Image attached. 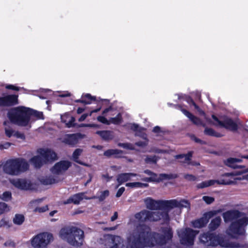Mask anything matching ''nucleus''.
I'll return each mask as SVG.
<instances>
[{"label": "nucleus", "mask_w": 248, "mask_h": 248, "mask_svg": "<svg viewBox=\"0 0 248 248\" xmlns=\"http://www.w3.org/2000/svg\"><path fill=\"white\" fill-rule=\"evenodd\" d=\"M173 232L170 228H161V233L151 232L146 225L137 227L129 238L130 248H144L153 247L155 245H163L171 240Z\"/></svg>", "instance_id": "1"}, {"label": "nucleus", "mask_w": 248, "mask_h": 248, "mask_svg": "<svg viewBox=\"0 0 248 248\" xmlns=\"http://www.w3.org/2000/svg\"><path fill=\"white\" fill-rule=\"evenodd\" d=\"M146 208L151 210H164L170 211L174 209V215H180L183 208H186L187 211L190 209V204L187 200H181L178 201L175 199L170 200L155 201L151 198L144 200Z\"/></svg>", "instance_id": "2"}, {"label": "nucleus", "mask_w": 248, "mask_h": 248, "mask_svg": "<svg viewBox=\"0 0 248 248\" xmlns=\"http://www.w3.org/2000/svg\"><path fill=\"white\" fill-rule=\"evenodd\" d=\"M222 216L225 222L233 221L227 230L229 234L244 233V227L248 224V217H245L243 213L236 210H229L223 213Z\"/></svg>", "instance_id": "3"}, {"label": "nucleus", "mask_w": 248, "mask_h": 248, "mask_svg": "<svg viewBox=\"0 0 248 248\" xmlns=\"http://www.w3.org/2000/svg\"><path fill=\"white\" fill-rule=\"evenodd\" d=\"M31 115L44 119L43 112L35 109H10L7 113L10 122L20 126L28 124Z\"/></svg>", "instance_id": "4"}, {"label": "nucleus", "mask_w": 248, "mask_h": 248, "mask_svg": "<svg viewBox=\"0 0 248 248\" xmlns=\"http://www.w3.org/2000/svg\"><path fill=\"white\" fill-rule=\"evenodd\" d=\"M175 96L177 99L174 100L176 104L174 106L179 108H200L202 103L201 93L197 92L191 93L190 95L183 93H176Z\"/></svg>", "instance_id": "5"}, {"label": "nucleus", "mask_w": 248, "mask_h": 248, "mask_svg": "<svg viewBox=\"0 0 248 248\" xmlns=\"http://www.w3.org/2000/svg\"><path fill=\"white\" fill-rule=\"evenodd\" d=\"M200 242L205 246L215 247L220 245L223 248H243V245H241L236 242H230L225 240L222 237L214 233L207 232L200 235Z\"/></svg>", "instance_id": "6"}, {"label": "nucleus", "mask_w": 248, "mask_h": 248, "mask_svg": "<svg viewBox=\"0 0 248 248\" xmlns=\"http://www.w3.org/2000/svg\"><path fill=\"white\" fill-rule=\"evenodd\" d=\"M62 239L66 240L70 245L80 247L84 241V232L76 227L67 226L62 228L60 232Z\"/></svg>", "instance_id": "7"}, {"label": "nucleus", "mask_w": 248, "mask_h": 248, "mask_svg": "<svg viewBox=\"0 0 248 248\" xmlns=\"http://www.w3.org/2000/svg\"><path fill=\"white\" fill-rule=\"evenodd\" d=\"M29 168V165L25 159L17 158L8 160L3 166V171L11 175H18Z\"/></svg>", "instance_id": "8"}, {"label": "nucleus", "mask_w": 248, "mask_h": 248, "mask_svg": "<svg viewBox=\"0 0 248 248\" xmlns=\"http://www.w3.org/2000/svg\"><path fill=\"white\" fill-rule=\"evenodd\" d=\"M42 92L44 93H52L50 98L51 100H47L46 102V105H47V108H49L51 107V105L54 103H59L62 104H69L68 101L66 100L64 98L66 97H69L71 95V93L68 91H58L56 93H54L51 90L43 89L42 90Z\"/></svg>", "instance_id": "9"}, {"label": "nucleus", "mask_w": 248, "mask_h": 248, "mask_svg": "<svg viewBox=\"0 0 248 248\" xmlns=\"http://www.w3.org/2000/svg\"><path fill=\"white\" fill-rule=\"evenodd\" d=\"M212 118L214 120L213 124L216 126L224 127L232 131H236L238 129L237 122L227 116H224L218 118L212 115Z\"/></svg>", "instance_id": "10"}, {"label": "nucleus", "mask_w": 248, "mask_h": 248, "mask_svg": "<svg viewBox=\"0 0 248 248\" xmlns=\"http://www.w3.org/2000/svg\"><path fill=\"white\" fill-rule=\"evenodd\" d=\"M197 233L198 232L190 228H186L178 232L181 243L187 246L193 244L194 238Z\"/></svg>", "instance_id": "11"}, {"label": "nucleus", "mask_w": 248, "mask_h": 248, "mask_svg": "<svg viewBox=\"0 0 248 248\" xmlns=\"http://www.w3.org/2000/svg\"><path fill=\"white\" fill-rule=\"evenodd\" d=\"M52 238V235L48 233H42L35 236L31 241L34 248H46Z\"/></svg>", "instance_id": "12"}, {"label": "nucleus", "mask_w": 248, "mask_h": 248, "mask_svg": "<svg viewBox=\"0 0 248 248\" xmlns=\"http://www.w3.org/2000/svg\"><path fill=\"white\" fill-rule=\"evenodd\" d=\"M104 243L106 248H127L119 236L108 235L105 236Z\"/></svg>", "instance_id": "13"}, {"label": "nucleus", "mask_w": 248, "mask_h": 248, "mask_svg": "<svg viewBox=\"0 0 248 248\" xmlns=\"http://www.w3.org/2000/svg\"><path fill=\"white\" fill-rule=\"evenodd\" d=\"M18 104V94L3 93L0 96V107H13Z\"/></svg>", "instance_id": "14"}, {"label": "nucleus", "mask_w": 248, "mask_h": 248, "mask_svg": "<svg viewBox=\"0 0 248 248\" xmlns=\"http://www.w3.org/2000/svg\"><path fill=\"white\" fill-rule=\"evenodd\" d=\"M117 101L111 103L109 99H102L100 97H97L96 108H122V107L117 105Z\"/></svg>", "instance_id": "15"}, {"label": "nucleus", "mask_w": 248, "mask_h": 248, "mask_svg": "<svg viewBox=\"0 0 248 248\" xmlns=\"http://www.w3.org/2000/svg\"><path fill=\"white\" fill-rule=\"evenodd\" d=\"M71 166V163L68 161H61L55 164L50 169L53 174L60 175L63 173Z\"/></svg>", "instance_id": "16"}, {"label": "nucleus", "mask_w": 248, "mask_h": 248, "mask_svg": "<svg viewBox=\"0 0 248 248\" xmlns=\"http://www.w3.org/2000/svg\"><path fill=\"white\" fill-rule=\"evenodd\" d=\"M169 212L166 210H164V211H150V221H157L162 219L164 222H168L170 220Z\"/></svg>", "instance_id": "17"}, {"label": "nucleus", "mask_w": 248, "mask_h": 248, "mask_svg": "<svg viewBox=\"0 0 248 248\" xmlns=\"http://www.w3.org/2000/svg\"><path fill=\"white\" fill-rule=\"evenodd\" d=\"M97 97L92 95L89 93H83L79 99L74 100V102L81 103L83 106L90 105L92 104H96Z\"/></svg>", "instance_id": "18"}, {"label": "nucleus", "mask_w": 248, "mask_h": 248, "mask_svg": "<svg viewBox=\"0 0 248 248\" xmlns=\"http://www.w3.org/2000/svg\"><path fill=\"white\" fill-rule=\"evenodd\" d=\"M216 214V211H212L205 213L200 219L193 222L195 228H200L204 227L209 221V220Z\"/></svg>", "instance_id": "19"}, {"label": "nucleus", "mask_w": 248, "mask_h": 248, "mask_svg": "<svg viewBox=\"0 0 248 248\" xmlns=\"http://www.w3.org/2000/svg\"><path fill=\"white\" fill-rule=\"evenodd\" d=\"M37 152L43 157L46 163L49 161H53L56 159V153L49 149H39Z\"/></svg>", "instance_id": "20"}, {"label": "nucleus", "mask_w": 248, "mask_h": 248, "mask_svg": "<svg viewBox=\"0 0 248 248\" xmlns=\"http://www.w3.org/2000/svg\"><path fill=\"white\" fill-rule=\"evenodd\" d=\"M82 137V135L80 133L67 134L62 139V142L71 146H74L77 144L78 139H81Z\"/></svg>", "instance_id": "21"}, {"label": "nucleus", "mask_w": 248, "mask_h": 248, "mask_svg": "<svg viewBox=\"0 0 248 248\" xmlns=\"http://www.w3.org/2000/svg\"><path fill=\"white\" fill-rule=\"evenodd\" d=\"M12 183L15 187L21 190H28L31 186L30 181L24 179L13 180Z\"/></svg>", "instance_id": "22"}, {"label": "nucleus", "mask_w": 248, "mask_h": 248, "mask_svg": "<svg viewBox=\"0 0 248 248\" xmlns=\"http://www.w3.org/2000/svg\"><path fill=\"white\" fill-rule=\"evenodd\" d=\"M84 193L81 192L77 194H75L71 197H70L67 200L63 202V204H67L71 203H73L75 204H79L80 202L82 201L84 198L85 199V197H84Z\"/></svg>", "instance_id": "23"}, {"label": "nucleus", "mask_w": 248, "mask_h": 248, "mask_svg": "<svg viewBox=\"0 0 248 248\" xmlns=\"http://www.w3.org/2000/svg\"><path fill=\"white\" fill-rule=\"evenodd\" d=\"M150 211L144 210L137 213L135 217L140 222L142 223L146 221H150Z\"/></svg>", "instance_id": "24"}, {"label": "nucleus", "mask_w": 248, "mask_h": 248, "mask_svg": "<svg viewBox=\"0 0 248 248\" xmlns=\"http://www.w3.org/2000/svg\"><path fill=\"white\" fill-rule=\"evenodd\" d=\"M30 162L36 169H40L44 164H46L43 157L40 154L31 157Z\"/></svg>", "instance_id": "25"}, {"label": "nucleus", "mask_w": 248, "mask_h": 248, "mask_svg": "<svg viewBox=\"0 0 248 248\" xmlns=\"http://www.w3.org/2000/svg\"><path fill=\"white\" fill-rule=\"evenodd\" d=\"M61 120L64 123L67 127H71L76 126V124L74 123L75 118L69 114H65L61 116Z\"/></svg>", "instance_id": "26"}, {"label": "nucleus", "mask_w": 248, "mask_h": 248, "mask_svg": "<svg viewBox=\"0 0 248 248\" xmlns=\"http://www.w3.org/2000/svg\"><path fill=\"white\" fill-rule=\"evenodd\" d=\"M136 175V174L133 173H124L119 174L117 178V181L119 185L116 186V188H118L123 183L130 180L131 176H135Z\"/></svg>", "instance_id": "27"}, {"label": "nucleus", "mask_w": 248, "mask_h": 248, "mask_svg": "<svg viewBox=\"0 0 248 248\" xmlns=\"http://www.w3.org/2000/svg\"><path fill=\"white\" fill-rule=\"evenodd\" d=\"M123 151L118 149H108L106 151L103 155L107 157H110L113 155L116 158H121L122 157V154Z\"/></svg>", "instance_id": "28"}, {"label": "nucleus", "mask_w": 248, "mask_h": 248, "mask_svg": "<svg viewBox=\"0 0 248 248\" xmlns=\"http://www.w3.org/2000/svg\"><path fill=\"white\" fill-rule=\"evenodd\" d=\"M96 133L105 141H109L114 138L113 132L109 130L97 131Z\"/></svg>", "instance_id": "29"}, {"label": "nucleus", "mask_w": 248, "mask_h": 248, "mask_svg": "<svg viewBox=\"0 0 248 248\" xmlns=\"http://www.w3.org/2000/svg\"><path fill=\"white\" fill-rule=\"evenodd\" d=\"M193 152H189L186 154H179L174 156V158L179 159V162L182 163H187L188 161H190L192 157Z\"/></svg>", "instance_id": "30"}, {"label": "nucleus", "mask_w": 248, "mask_h": 248, "mask_svg": "<svg viewBox=\"0 0 248 248\" xmlns=\"http://www.w3.org/2000/svg\"><path fill=\"white\" fill-rule=\"evenodd\" d=\"M222 219L220 217H217L213 218L208 225L210 231H214L220 226Z\"/></svg>", "instance_id": "31"}, {"label": "nucleus", "mask_w": 248, "mask_h": 248, "mask_svg": "<svg viewBox=\"0 0 248 248\" xmlns=\"http://www.w3.org/2000/svg\"><path fill=\"white\" fill-rule=\"evenodd\" d=\"M109 195V192L108 190L102 191L100 192V195L97 196H94L91 198H85V199H98L99 202H102L105 200V199L108 197Z\"/></svg>", "instance_id": "32"}, {"label": "nucleus", "mask_w": 248, "mask_h": 248, "mask_svg": "<svg viewBox=\"0 0 248 248\" xmlns=\"http://www.w3.org/2000/svg\"><path fill=\"white\" fill-rule=\"evenodd\" d=\"M183 113L194 124L200 125L202 124L201 120L197 117L194 116L186 109H181Z\"/></svg>", "instance_id": "33"}, {"label": "nucleus", "mask_w": 248, "mask_h": 248, "mask_svg": "<svg viewBox=\"0 0 248 248\" xmlns=\"http://www.w3.org/2000/svg\"><path fill=\"white\" fill-rule=\"evenodd\" d=\"M40 182L44 185H51L58 182L53 176H46L40 179Z\"/></svg>", "instance_id": "34"}, {"label": "nucleus", "mask_w": 248, "mask_h": 248, "mask_svg": "<svg viewBox=\"0 0 248 248\" xmlns=\"http://www.w3.org/2000/svg\"><path fill=\"white\" fill-rule=\"evenodd\" d=\"M82 152H83V150L81 149L78 148V149H76L75 150V151L74 152V153H73V155H72L73 160L75 162H76L80 165H84V166H87V165L86 164L84 163L83 162H82L78 160V156L81 155V154L82 153Z\"/></svg>", "instance_id": "35"}, {"label": "nucleus", "mask_w": 248, "mask_h": 248, "mask_svg": "<svg viewBox=\"0 0 248 248\" xmlns=\"http://www.w3.org/2000/svg\"><path fill=\"white\" fill-rule=\"evenodd\" d=\"M10 123L8 121H5L3 124L5 126L4 128L6 135L10 138L14 135L15 131L10 126Z\"/></svg>", "instance_id": "36"}, {"label": "nucleus", "mask_w": 248, "mask_h": 248, "mask_svg": "<svg viewBox=\"0 0 248 248\" xmlns=\"http://www.w3.org/2000/svg\"><path fill=\"white\" fill-rule=\"evenodd\" d=\"M25 220V217L22 214H16L13 218L14 224L18 225H21Z\"/></svg>", "instance_id": "37"}, {"label": "nucleus", "mask_w": 248, "mask_h": 248, "mask_svg": "<svg viewBox=\"0 0 248 248\" xmlns=\"http://www.w3.org/2000/svg\"><path fill=\"white\" fill-rule=\"evenodd\" d=\"M223 162L225 165L233 169H237V165L236 164V163L235 162L234 160V158L232 157H230L227 158L226 160H224L223 161Z\"/></svg>", "instance_id": "38"}, {"label": "nucleus", "mask_w": 248, "mask_h": 248, "mask_svg": "<svg viewBox=\"0 0 248 248\" xmlns=\"http://www.w3.org/2000/svg\"><path fill=\"white\" fill-rule=\"evenodd\" d=\"M204 133L206 135L214 136L216 137H221L222 135L220 133H217L215 130L212 128H206L204 131Z\"/></svg>", "instance_id": "39"}, {"label": "nucleus", "mask_w": 248, "mask_h": 248, "mask_svg": "<svg viewBox=\"0 0 248 248\" xmlns=\"http://www.w3.org/2000/svg\"><path fill=\"white\" fill-rule=\"evenodd\" d=\"M216 180H209L208 181H204L197 185L198 188H203L204 187H208L210 186H212L216 183Z\"/></svg>", "instance_id": "40"}, {"label": "nucleus", "mask_w": 248, "mask_h": 248, "mask_svg": "<svg viewBox=\"0 0 248 248\" xmlns=\"http://www.w3.org/2000/svg\"><path fill=\"white\" fill-rule=\"evenodd\" d=\"M0 199L5 202H8L12 199V194L10 191L4 192L2 195L0 196Z\"/></svg>", "instance_id": "41"}, {"label": "nucleus", "mask_w": 248, "mask_h": 248, "mask_svg": "<svg viewBox=\"0 0 248 248\" xmlns=\"http://www.w3.org/2000/svg\"><path fill=\"white\" fill-rule=\"evenodd\" d=\"M158 159V157L156 155L150 156L147 155L145 161L146 163H154L155 164Z\"/></svg>", "instance_id": "42"}, {"label": "nucleus", "mask_w": 248, "mask_h": 248, "mask_svg": "<svg viewBox=\"0 0 248 248\" xmlns=\"http://www.w3.org/2000/svg\"><path fill=\"white\" fill-rule=\"evenodd\" d=\"M122 117L120 113H119L116 117L111 118L109 120V123L114 124H119L122 122Z\"/></svg>", "instance_id": "43"}, {"label": "nucleus", "mask_w": 248, "mask_h": 248, "mask_svg": "<svg viewBox=\"0 0 248 248\" xmlns=\"http://www.w3.org/2000/svg\"><path fill=\"white\" fill-rule=\"evenodd\" d=\"M128 127L130 128L131 130H133V131H135L141 132L142 131L145 130V128L140 127L138 124H129Z\"/></svg>", "instance_id": "44"}, {"label": "nucleus", "mask_w": 248, "mask_h": 248, "mask_svg": "<svg viewBox=\"0 0 248 248\" xmlns=\"http://www.w3.org/2000/svg\"><path fill=\"white\" fill-rule=\"evenodd\" d=\"M118 145L119 147H122L124 149L134 150V147L133 145L129 143H119Z\"/></svg>", "instance_id": "45"}, {"label": "nucleus", "mask_w": 248, "mask_h": 248, "mask_svg": "<svg viewBox=\"0 0 248 248\" xmlns=\"http://www.w3.org/2000/svg\"><path fill=\"white\" fill-rule=\"evenodd\" d=\"M5 88L7 90H11L16 91H19L21 89V87L12 84H7L5 86Z\"/></svg>", "instance_id": "46"}, {"label": "nucleus", "mask_w": 248, "mask_h": 248, "mask_svg": "<svg viewBox=\"0 0 248 248\" xmlns=\"http://www.w3.org/2000/svg\"><path fill=\"white\" fill-rule=\"evenodd\" d=\"M202 200L207 203V204H211L214 201L215 199L214 198L209 196H204L202 197Z\"/></svg>", "instance_id": "47"}, {"label": "nucleus", "mask_w": 248, "mask_h": 248, "mask_svg": "<svg viewBox=\"0 0 248 248\" xmlns=\"http://www.w3.org/2000/svg\"><path fill=\"white\" fill-rule=\"evenodd\" d=\"M142 185L140 182L128 183L126 184V186L131 187H140Z\"/></svg>", "instance_id": "48"}, {"label": "nucleus", "mask_w": 248, "mask_h": 248, "mask_svg": "<svg viewBox=\"0 0 248 248\" xmlns=\"http://www.w3.org/2000/svg\"><path fill=\"white\" fill-rule=\"evenodd\" d=\"M48 210L47 205H46L41 207H36L34 209V212L43 213Z\"/></svg>", "instance_id": "49"}, {"label": "nucleus", "mask_w": 248, "mask_h": 248, "mask_svg": "<svg viewBox=\"0 0 248 248\" xmlns=\"http://www.w3.org/2000/svg\"><path fill=\"white\" fill-rule=\"evenodd\" d=\"M172 176L173 175L172 174L169 175L165 173H162L160 174V179L162 180L170 179L176 177V175H175V177H172Z\"/></svg>", "instance_id": "50"}, {"label": "nucleus", "mask_w": 248, "mask_h": 248, "mask_svg": "<svg viewBox=\"0 0 248 248\" xmlns=\"http://www.w3.org/2000/svg\"><path fill=\"white\" fill-rule=\"evenodd\" d=\"M216 183H217L218 184L229 185L233 184L234 182L233 181H225V180H221L220 181H216Z\"/></svg>", "instance_id": "51"}, {"label": "nucleus", "mask_w": 248, "mask_h": 248, "mask_svg": "<svg viewBox=\"0 0 248 248\" xmlns=\"http://www.w3.org/2000/svg\"><path fill=\"white\" fill-rule=\"evenodd\" d=\"M184 178L189 181H194L196 180V177L192 174H185Z\"/></svg>", "instance_id": "52"}, {"label": "nucleus", "mask_w": 248, "mask_h": 248, "mask_svg": "<svg viewBox=\"0 0 248 248\" xmlns=\"http://www.w3.org/2000/svg\"><path fill=\"white\" fill-rule=\"evenodd\" d=\"M97 120H98V121H99V122H100L103 124H110L109 120H108L106 118H105L103 116H98L97 117Z\"/></svg>", "instance_id": "53"}, {"label": "nucleus", "mask_w": 248, "mask_h": 248, "mask_svg": "<svg viewBox=\"0 0 248 248\" xmlns=\"http://www.w3.org/2000/svg\"><path fill=\"white\" fill-rule=\"evenodd\" d=\"M0 210L3 211H8L9 210L8 205L6 203L3 202H0Z\"/></svg>", "instance_id": "54"}, {"label": "nucleus", "mask_w": 248, "mask_h": 248, "mask_svg": "<svg viewBox=\"0 0 248 248\" xmlns=\"http://www.w3.org/2000/svg\"><path fill=\"white\" fill-rule=\"evenodd\" d=\"M190 138L192 140L195 141L197 143H200L201 144H205V142L204 141L200 139L197 138L194 135H191Z\"/></svg>", "instance_id": "55"}, {"label": "nucleus", "mask_w": 248, "mask_h": 248, "mask_svg": "<svg viewBox=\"0 0 248 248\" xmlns=\"http://www.w3.org/2000/svg\"><path fill=\"white\" fill-rule=\"evenodd\" d=\"M4 245L5 247H13L14 248L16 246V244L15 242L12 240H8L6 242H5L4 244Z\"/></svg>", "instance_id": "56"}, {"label": "nucleus", "mask_w": 248, "mask_h": 248, "mask_svg": "<svg viewBox=\"0 0 248 248\" xmlns=\"http://www.w3.org/2000/svg\"><path fill=\"white\" fill-rule=\"evenodd\" d=\"M14 136L16 137L17 138H19L22 140H24L25 139V135L23 134L19 133L18 132L15 131Z\"/></svg>", "instance_id": "57"}, {"label": "nucleus", "mask_w": 248, "mask_h": 248, "mask_svg": "<svg viewBox=\"0 0 248 248\" xmlns=\"http://www.w3.org/2000/svg\"><path fill=\"white\" fill-rule=\"evenodd\" d=\"M124 190L125 188L124 187H122L120 188H119L116 194V197L117 198L120 197L124 193Z\"/></svg>", "instance_id": "58"}, {"label": "nucleus", "mask_w": 248, "mask_h": 248, "mask_svg": "<svg viewBox=\"0 0 248 248\" xmlns=\"http://www.w3.org/2000/svg\"><path fill=\"white\" fill-rule=\"evenodd\" d=\"M248 172V168L244 170L241 171H236L234 172V176H237L241 175L243 173Z\"/></svg>", "instance_id": "59"}, {"label": "nucleus", "mask_w": 248, "mask_h": 248, "mask_svg": "<svg viewBox=\"0 0 248 248\" xmlns=\"http://www.w3.org/2000/svg\"><path fill=\"white\" fill-rule=\"evenodd\" d=\"M135 145L139 147H144L147 145V142L140 141L136 142Z\"/></svg>", "instance_id": "60"}, {"label": "nucleus", "mask_w": 248, "mask_h": 248, "mask_svg": "<svg viewBox=\"0 0 248 248\" xmlns=\"http://www.w3.org/2000/svg\"><path fill=\"white\" fill-rule=\"evenodd\" d=\"M186 164L188 165H191L193 166H198L200 165V163L199 162L194 161H192L191 159L190 160V161H188Z\"/></svg>", "instance_id": "61"}, {"label": "nucleus", "mask_w": 248, "mask_h": 248, "mask_svg": "<svg viewBox=\"0 0 248 248\" xmlns=\"http://www.w3.org/2000/svg\"><path fill=\"white\" fill-rule=\"evenodd\" d=\"M11 145V143L9 142H6L3 144H1L0 145V149H7Z\"/></svg>", "instance_id": "62"}, {"label": "nucleus", "mask_w": 248, "mask_h": 248, "mask_svg": "<svg viewBox=\"0 0 248 248\" xmlns=\"http://www.w3.org/2000/svg\"><path fill=\"white\" fill-rule=\"evenodd\" d=\"M149 179L151 180L152 182L158 181V179L157 178V175L155 173H153V174L151 176H150Z\"/></svg>", "instance_id": "63"}, {"label": "nucleus", "mask_w": 248, "mask_h": 248, "mask_svg": "<svg viewBox=\"0 0 248 248\" xmlns=\"http://www.w3.org/2000/svg\"><path fill=\"white\" fill-rule=\"evenodd\" d=\"M153 132L155 133H159L161 132V128L159 126H156L154 128Z\"/></svg>", "instance_id": "64"}]
</instances>
